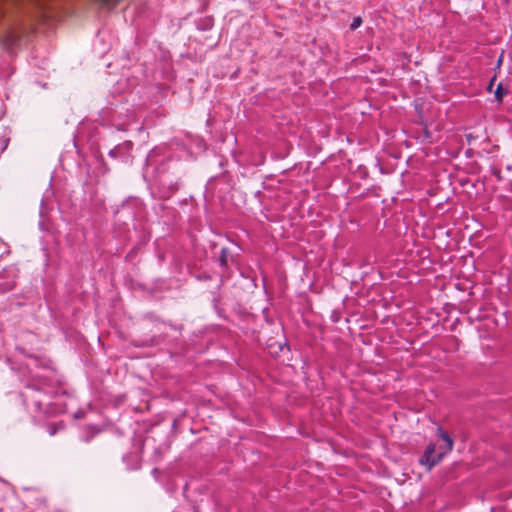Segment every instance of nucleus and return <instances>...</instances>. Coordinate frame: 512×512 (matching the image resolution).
Instances as JSON below:
<instances>
[{
  "instance_id": "39448f33",
  "label": "nucleus",
  "mask_w": 512,
  "mask_h": 512,
  "mask_svg": "<svg viewBox=\"0 0 512 512\" xmlns=\"http://www.w3.org/2000/svg\"><path fill=\"white\" fill-rule=\"evenodd\" d=\"M102 5L109 6V5H115L119 0H96Z\"/></svg>"
},
{
  "instance_id": "7ed1b4c3",
  "label": "nucleus",
  "mask_w": 512,
  "mask_h": 512,
  "mask_svg": "<svg viewBox=\"0 0 512 512\" xmlns=\"http://www.w3.org/2000/svg\"><path fill=\"white\" fill-rule=\"evenodd\" d=\"M506 94V90L502 87V84L500 83L496 90H495V98L498 100V101H502L504 95Z\"/></svg>"
},
{
  "instance_id": "0eeeda50",
  "label": "nucleus",
  "mask_w": 512,
  "mask_h": 512,
  "mask_svg": "<svg viewBox=\"0 0 512 512\" xmlns=\"http://www.w3.org/2000/svg\"><path fill=\"white\" fill-rule=\"evenodd\" d=\"M49 433H50V435H54L56 433V426L55 425H52L50 427V432Z\"/></svg>"
},
{
  "instance_id": "20e7f679",
  "label": "nucleus",
  "mask_w": 512,
  "mask_h": 512,
  "mask_svg": "<svg viewBox=\"0 0 512 512\" xmlns=\"http://www.w3.org/2000/svg\"><path fill=\"white\" fill-rule=\"evenodd\" d=\"M362 24V19L360 17H355L350 25L351 30L357 29Z\"/></svg>"
},
{
  "instance_id": "423d86ee",
  "label": "nucleus",
  "mask_w": 512,
  "mask_h": 512,
  "mask_svg": "<svg viewBox=\"0 0 512 512\" xmlns=\"http://www.w3.org/2000/svg\"><path fill=\"white\" fill-rule=\"evenodd\" d=\"M220 263H221V265H223V266H226V265H227L226 255H225V249H222V255H221V257H220Z\"/></svg>"
},
{
  "instance_id": "f03ea898",
  "label": "nucleus",
  "mask_w": 512,
  "mask_h": 512,
  "mask_svg": "<svg viewBox=\"0 0 512 512\" xmlns=\"http://www.w3.org/2000/svg\"><path fill=\"white\" fill-rule=\"evenodd\" d=\"M438 433H439V437L445 442V447L442 452H445V454L448 452H451L453 450V446H454L453 439L449 436V434L447 432L443 431L442 429H439Z\"/></svg>"
},
{
  "instance_id": "f257e3e1",
  "label": "nucleus",
  "mask_w": 512,
  "mask_h": 512,
  "mask_svg": "<svg viewBox=\"0 0 512 512\" xmlns=\"http://www.w3.org/2000/svg\"><path fill=\"white\" fill-rule=\"evenodd\" d=\"M445 452H439L436 454V445L429 444L424 452V455L420 459V464L427 467L428 470H431L436 464H438Z\"/></svg>"
},
{
  "instance_id": "6e6552de",
  "label": "nucleus",
  "mask_w": 512,
  "mask_h": 512,
  "mask_svg": "<svg viewBox=\"0 0 512 512\" xmlns=\"http://www.w3.org/2000/svg\"><path fill=\"white\" fill-rule=\"evenodd\" d=\"M493 81H494V79H493V80L491 81V83L489 84V90L492 88Z\"/></svg>"
}]
</instances>
